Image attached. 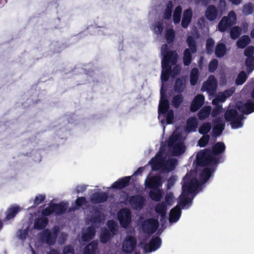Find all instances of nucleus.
Wrapping results in <instances>:
<instances>
[{"mask_svg": "<svg viewBox=\"0 0 254 254\" xmlns=\"http://www.w3.org/2000/svg\"><path fill=\"white\" fill-rule=\"evenodd\" d=\"M181 215V209L179 205H176L173 208L170 212L169 221L170 222H177L180 218Z\"/></svg>", "mask_w": 254, "mask_h": 254, "instance_id": "bb28decb", "label": "nucleus"}, {"mask_svg": "<svg viewBox=\"0 0 254 254\" xmlns=\"http://www.w3.org/2000/svg\"><path fill=\"white\" fill-rule=\"evenodd\" d=\"M161 99L158 107V114L159 115H165L167 112L170 110L169 102L167 98L166 95L165 94L163 95L162 91H161Z\"/></svg>", "mask_w": 254, "mask_h": 254, "instance_id": "412c9836", "label": "nucleus"}, {"mask_svg": "<svg viewBox=\"0 0 254 254\" xmlns=\"http://www.w3.org/2000/svg\"><path fill=\"white\" fill-rule=\"evenodd\" d=\"M185 88V83L184 80L181 78L176 79L174 84V89L176 92L181 93L184 91Z\"/></svg>", "mask_w": 254, "mask_h": 254, "instance_id": "37998d69", "label": "nucleus"}, {"mask_svg": "<svg viewBox=\"0 0 254 254\" xmlns=\"http://www.w3.org/2000/svg\"><path fill=\"white\" fill-rule=\"evenodd\" d=\"M217 81L214 76L209 77L207 81L204 82L202 88L209 94H213L216 91Z\"/></svg>", "mask_w": 254, "mask_h": 254, "instance_id": "f3484780", "label": "nucleus"}, {"mask_svg": "<svg viewBox=\"0 0 254 254\" xmlns=\"http://www.w3.org/2000/svg\"><path fill=\"white\" fill-rule=\"evenodd\" d=\"M96 234L95 228L92 226L88 227L85 231L82 233L81 239L84 242H88L91 240Z\"/></svg>", "mask_w": 254, "mask_h": 254, "instance_id": "b1692460", "label": "nucleus"}, {"mask_svg": "<svg viewBox=\"0 0 254 254\" xmlns=\"http://www.w3.org/2000/svg\"><path fill=\"white\" fill-rule=\"evenodd\" d=\"M162 53L164 57L161 62L162 69L161 79L162 82H166L172 72V66L176 64L178 61V56L175 51H168L166 44L162 46Z\"/></svg>", "mask_w": 254, "mask_h": 254, "instance_id": "f257e3e1", "label": "nucleus"}, {"mask_svg": "<svg viewBox=\"0 0 254 254\" xmlns=\"http://www.w3.org/2000/svg\"><path fill=\"white\" fill-rule=\"evenodd\" d=\"M75 204L78 207H80L83 205L87 203L85 197L83 196L78 197L75 201Z\"/></svg>", "mask_w": 254, "mask_h": 254, "instance_id": "338daca9", "label": "nucleus"}, {"mask_svg": "<svg viewBox=\"0 0 254 254\" xmlns=\"http://www.w3.org/2000/svg\"><path fill=\"white\" fill-rule=\"evenodd\" d=\"M136 245L137 240L134 236H127L122 244L123 251L126 253L130 254L134 250Z\"/></svg>", "mask_w": 254, "mask_h": 254, "instance_id": "9d476101", "label": "nucleus"}, {"mask_svg": "<svg viewBox=\"0 0 254 254\" xmlns=\"http://www.w3.org/2000/svg\"><path fill=\"white\" fill-rule=\"evenodd\" d=\"M244 119L243 115H239L235 119L233 120L231 122V125L233 128H238L241 127L243 126L242 120Z\"/></svg>", "mask_w": 254, "mask_h": 254, "instance_id": "c03bdc74", "label": "nucleus"}, {"mask_svg": "<svg viewBox=\"0 0 254 254\" xmlns=\"http://www.w3.org/2000/svg\"><path fill=\"white\" fill-rule=\"evenodd\" d=\"M187 43L189 48L186 49L184 52L183 63L185 66H189L192 61L191 53H195L197 51V46L194 38L189 36L187 39Z\"/></svg>", "mask_w": 254, "mask_h": 254, "instance_id": "39448f33", "label": "nucleus"}, {"mask_svg": "<svg viewBox=\"0 0 254 254\" xmlns=\"http://www.w3.org/2000/svg\"><path fill=\"white\" fill-rule=\"evenodd\" d=\"M239 115L236 109H230L226 111L224 114V118L227 122H230L235 119Z\"/></svg>", "mask_w": 254, "mask_h": 254, "instance_id": "58836bf2", "label": "nucleus"}, {"mask_svg": "<svg viewBox=\"0 0 254 254\" xmlns=\"http://www.w3.org/2000/svg\"><path fill=\"white\" fill-rule=\"evenodd\" d=\"M59 232V229L58 226L54 227L52 231L48 229H44L41 233V240L42 242L49 246L54 245L56 242Z\"/></svg>", "mask_w": 254, "mask_h": 254, "instance_id": "423d86ee", "label": "nucleus"}, {"mask_svg": "<svg viewBox=\"0 0 254 254\" xmlns=\"http://www.w3.org/2000/svg\"><path fill=\"white\" fill-rule=\"evenodd\" d=\"M163 161L162 155L159 152L151 159L149 163L153 170H158L161 168Z\"/></svg>", "mask_w": 254, "mask_h": 254, "instance_id": "5701e85b", "label": "nucleus"}, {"mask_svg": "<svg viewBox=\"0 0 254 254\" xmlns=\"http://www.w3.org/2000/svg\"><path fill=\"white\" fill-rule=\"evenodd\" d=\"M129 204L134 210H140L144 206L145 199L141 195L131 196L128 200Z\"/></svg>", "mask_w": 254, "mask_h": 254, "instance_id": "9b49d317", "label": "nucleus"}, {"mask_svg": "<svg viewBox=\"0 0 254 254\" xmlns=\"http://www.w3.org/2000/svg\"><path fill=\"white\" fill-rule=\"evenodd\" d=\"M211 107L209 106L203 107L198 113V118L200 120H203L207 118L211 113Z\"/></svg>", "mask_w": 254, "mask_h": 254, "instance_id": "c9c22d12", "label": "nucleus"}, {"mask_svg": "<svg viewBox=\"0 0 254 254\" xmlns=\"http://www.w3.org/2000/svg\"><path fill=\"white\" fill-rule=\"evenodd\" d=\"M211 129V125L209 122H206L201 126H200L198 128V132L200 134L202 135H208L207 133L210 131Z\"/></svg>", "mask_w": 254, "mask_h": 254, "instance_id": "a18cd8bd", "label": "nucleus"}, {"mask_svg": "<svg viewBox=\"0 0 254 254\" xmlns=\"http://www.w3.org/2000/svg\"><path fill=\"white\" fill-rule=\"evenodd\" d=\"M63 254H74L73 247L70 245L65 246L63 249Z\"/></svg>", "mask_w": 254, "mask_h": 254, "instance_id": "774afa93", "label": "nucleus"}, {"mask_svg": "<svg viewBox=\"0 0 254 254\" xmlns=\"http://www.w3.org/2000/svg\"><path fill=\"white\" fill-rule=\"evenodd\" d=\"M54 212L56 215L62 214L67 210V205L63 202L53 203Z\"/></svg>", "mask_w": 254, "mask_h": 254, "instance_id": "f704fd0d", "label": "nucleus"}, {"mask_svg": "<svg viewBox=\"0 0 254 254\" xmlns=\"http://www.w3.org/2000/svg\"><path fill=\"white\" fill-rule=\"evenodd\" d=\"M245 64L247 67L249 73L252 72L254 69V57L247 58L245 61Z\"/></svg>", "mask_w": 254, "mask_h": 254, "instance_id": "6e6d98bb", "label": "nucleus"}, {"mask_svg": "<svg viewBox=\"0 0 254 254\" xmlns=\"http://www.w3.org/2000/svg\"><path fill=\"white\" fill-rule=\"evenodd\" d=\"M108 229L109 230L112 235H116L118 234V226L114 220H109L107 222Z\"/></svg>", "mask_w": 254, "mask_h": 254, "instance_id": "de8ad7c7", "label": "nucleus"}, {"mask_svg": "<svg viewBox=\"0 0 254 254\" xmlns=\"http://www.w3.org/2000/svg\"><path fill=\"white\" fill-rule=\"evenodd\" d=\"M159 227V222L157 219L148 218L142 223L141 229L144 233L152 234L156 232Z\"/></svg>", "mask_w": 254, "mask_h": 254, "instance_id": "1a4fd4ad", "label": "nucleus"}, {"mask_svg": "<svg viewBox=\"0 0 254 254\" xmlns=\"http://www.w3.org/2000/svg\"><path fill=\"white\" fill-rule=\"evenodd\" d=\"M174 196L172 192L167 193L165 197V201L166 205H172L174 203Z\"/></svg>", "mask_w": 254, "mask_h": 254, "instance_id": "680f3d73", "label": "nucleus"}, {"mask_svg": "<svg viewBox=\"0 0 254 254\" xmlns=\"http://www.w3.org/2000/svg\"><path fill=\"white\" fill-rule=\"evenodd\" d=\"M165 38L168 44L173 42L175 38V32L173 29L171 28L166 30Z\"/></svg>", "mask_w": 254, "mask_h": 254, "instance_id": "603ef678", "label": "nucleus"}, {"mask_svg": "<svg viewBox=\"0 0 254 254\" xmlns=\"http://www.w3.org/2000/svg\"><path fill=\"white\" fill-rule=\"evenodd\" d=\"M182 11V8L181 6L178 5L175 8L173 14V20L175 24H178L180 22Z\"/></svg>", "mask_w": 254, "mask_h": 254, "instance_id": "8fccbe9b", "label": "nucleus"}, {"mask_svg": "<svg viewBox=\"0 0 254 254\" xmlns=\"http://www.w3.org/2000/svg\"><path fill=\"white\" fill-rule=\"evenodd\" d=\"M214 127L212 129V135L214 137L219 136L225 128V123L220 118H217L213 121Z\"/></svg>", "mask_w": 254, "mask_h": 254, "instance_id": "2eb2a0df", "label": "nucleus"}, {"mask_svg": "<svg viewBox=\"0 0 254 254\" xmlns=\"http://www.w3.org/2000/svg\"><path fill=\"white\" fill-rule=\"evenodd\" d=\"M182 193L180 196L179 203L182 206L191 204L192 198L189 197V193H192L198 188L199 183L197 179L191 175L187 173L183 179Z\"/></svg>", "mask_w": 254, "mask_h": 254, "instance_id": "f03ea898", "label": "nucleus"}, {"mask_svg": "<svg viewBox=\"0 0 254 254\" xmlns=\"http://www.w3.org/2000/svg\"><path fill=\"white\" fill-rule=\"evenodd\" d=\"M113 236L109 230L107 228L104 227L101 230L100 241L102 244H106Z\"/></svg>", "mask_w": 254, "mask_h": 254, "instance_id": "473e14b6", "label": "nucleus"}, {"mask_svg": "<svg viewBox=\"0 0 254 254\" xmlns=\"http://www.w3.org/2000/svg\"><path fill=\"white\" fill-rule=\"evenodd\" d=\"M161 245V240L159 237L152 238L148 244L144 247V250L146 253H151L159 249Z\"/></svg>", "mask_w": 254, "mask_h": 254, "instance_id": "dca6fc26", "label": "nucleus"}, {"mask_svg": "<svg viewBox=\"0 0 254 254\" xmlns=\"http://www.w3.org/2000/svg\"><path fill=\"white\" fill-rule=\"evenodd\" d=\"M254 54V47L252 46L248 47L244 51V55L247 58L254 57L253 55Z\"/></svg>", "mask_w": 254, "mask_h": 254, "instance_id": "69168bd1", "label": "nucleus"}, {"mask_svg": "<svg viewBox=\"0 0 254 254\" xmlns=\"http://www.w3.org/2000/svg\"><path fill=\"white\" fill-rule=\"evenodd\" d=\"M149 196L155 201H160L163 197V192L160 189L151 190L149 192Z\"/></svg>", "mask_w": 254, "mask_h": 254, "instance_id": "7c9ffc66", "label": "nucleus"}, {"mask_svg": "<svg viewBox=\"0 0 254 254\" xmlns=\"http://www.w3.org/2000/svg\"><path fill=\"white\" fill-rule=\"evenodd\" d=\"M117 217L121 227L123 228H127L131 222V214L127 208L120 209L118 213Z\"/></svg>", "mask_w": 254, "mask_h": 254, "instance_id": "6e6552de", "label": "nucleus"}, {"mask_svg": "<svg viewBox=\"0 0 254 254\" xmlns=\"http://www.w3.org/2000/svg\"><path fill=\"white\" fill-rule=\"evenodd\" d=\"M108 196L106 192H96L90 197V200L94 204L103 203L107 201Z\"/></svg>", "mask_w": 254, "mask_h": 254, "instance_id": "4be33fe9", "label": "nucleus"}, {"mask_svg": "<svg viewBox=\"0 0 254 254\" xmlns=\"http://www.w3.org/2000/svg\"><path fill=\"white\" fill-rule=\"evenodd\" d=\"M241 28L235 26L232 27L230 30V35L231 39L233 40L238 38L241 34Z\"/></svg>", "mask_w": 254, "mask_h": 254, "instance_id": "09e8293b", "label": "nucleus"}, {"mask_svg": "<svg viewBox=\"0 0 254 254\" xmlns=\"http://www.w3.org/2000/svg\"><path fill=\"white\" fill-rule=\"evenodd\" d=\"M226 149L225 144L223 142H217L212 147L211 154L213 156L218 158V163L222 161V155Z\"/></svg>", "mask_w": 254, "mask_h": 254, "instance_id": "ddd939ff", "label": "nucleus"}, {"mask_svg": "<svg viewBox=\"0 0 254 254\" xmlns=\"http://www.w3.org/2000/svg\"><path fill=\"white\" fill-rule=\"evenodd\" d=\"M214 41L212 38H208L206 40V50L208 54L212 53L214 47Z\"/></svg>", "mask_w": 254, "mask_h": 254, "instance_id": "4d7b16f0", "label": "nucleus"}, {"mask_svg": "<svg viewBox=\"0 0 254 254\" xmlns=\"http://www.w3.org/2000/svg\"><path fill=\"white\" fill-rule=\"evenodd\" d=\"M247 75L244 71H241L237 75L235 83L237 85H242L247 80Z\"/></svg>", "mask_w": 254, "mask_h": 254, "instance_id": "864d4df0", "label": "nucleus"}, {"mask_svg": "<svg viewBox=\"0 0 254 254\" xmlns=\"http://www.w3.org/2000/svg\"><path fill=\"white\" fill-rule=\"evenodd\" d=\"M227 53V48L225 44L223 43H218L215 47V54L218 58L224 57Z\"/></svg>", "mask_w": 254, "mask_h": 254, "instance_id": "72a5a7b5", "label": "nucleus"}, {"mask_svg": "<svg viewBox=\"0 0 254 254\" xmlns=\"http://www.w3.org/2000/svg\"><path fill=\"white\" fill-rule=\"evenodd\" d=\"M250 41V38L248 36L244 35L240 38L237 41V47L239 48L243 49L249 44Z\"/></svg>", "mask_w": 254, "mask_h": 254, "instance_id": "79ce46f5", "label": "nucleus"}, {"mask_svg": "<svg viewBox=\"0 0 254 254\" xmlns=\"http://www.w3.org/2000/svg\"><path fill=\"white\" fill-rule=\"evenodd\" d=\"M237 108L243 114H250L254 112V103L251 100H247L244 104L240 102L237 104Z\"/></svg>", "mask_w": 254, "mask_h": 254, "instance_id": "4468645a", "label": "nucleus"}, {"mask_svg": "<svg viewBox=\"0 0 254 254\" xmlns=\"http://www.w3.org/2000/svg\"><path fill=\"white\" fill-rule=\"evenodd\" d=\"M49 219L47 217L42 216L39 217L35 220L34 223V228L36 230L44 229L48 225Z\"/></svg>", "mask_w": 254, "mask_h": 254, "instance_id": "cd10ccee", "label": "nucleus"}, {"mask_svg": "<svg viewBox=\"0 0 254 254\" xmlns=\"http://www.w3.org/2000/svg\"><path fill=\"white\" fill-rule=\"evenodd\" d=\"M192 12L191 9H188L184 11L181 25L183 28H187L191 22Z\"/></svg>", "mask_w": 254, "mask_h": 254, "instance_id": "a878e982", "label": "nucleus"}, {"mask_svg": "<svg viewBox=\"0 0 254 254\" xmlns=\"http://www.w3.org/2000/svg\"><path fill=\"white\" fill-rule=\"evenodd\" d=\"M166 114V123L168 125L172 124L174 118V113L172 110L168 111Z\"/></svg>", "mask_w": 254, "mask_h": 254, "instance_id": "e2e57ef3", "label": "nucleus"}, {"mask_svg": "<svg viewBox=\"0 0 254 254\" xmlns=\"http://www.w3.org/2000/svg\"><path fill=\"white\" fill-rule=\"evenodd\" d=\"M254 5L252 3H246L243 6V12L246 15L251 14L254 11Z\"/></svg>", "mask_w": 254, "mask_h": 254, "instance_id": "5fc2aeb1", "label": "nucleus"}, {"mask_svg": "<svg viewBox=\"0 0 254 254\" xmlns=\"http://www.w3.org/2000/svg\"><path fill=\"white\" fill-rule=\"evenodd\" d=\"M163 180L160 175H154L148 178L145 182L146 187L151 190L160 189L163 185Z\"/></svg>", "mask_w": 254, "mask_h": 254, "instance_id": "f8f14e48", "label": "nucleus"}, {"mask_svg": "<svg viewBox=\"0 0 254 254\" xmlns=\"http://www.w3.org/2000/svg\"><path fill=\"white\" fill-rule=\"evenodd\" d=\"M177 164V160L175 158H171L167 161L163 166V169L167 172L174 170Z\"/></svg>", "mask_w": 254, "mask_h": 254, "instance_id": "e433bc0d", "label": "nucleus"}, {"mask_svg": "<svg viewBox=\"0 0 254 254\" xmlns=\"http://www.w3.org/2000/svg\"><path fill=\"white\" fill-rule=\"evenodd\" d=\"M199 71L197 67H193L191 69L190 75V82L191 86L195 85L199 79Z\"/></svg>", "mask_w": 254, "mask_h": 254, "instance_id": "2f4dec72", "label": "nucleus"}, {"mask_svg": "<svg viewBox=\"0 0 254 254\" xmlns=\"http://www.w3.org/2000/svg\"><path fill=\"white\" fill-rule=\"evenodd\" d=\"M204 102V97L201 94L196 95L192 101L190 110L194 113L198 110L203 105Z\"/></svg>", "mask_w": 254, "mask_h": 254, "instance_id": "6ab92c4d", "label": "nucleus"}, {"mask_svg": "<svg viewBox=\"0 0 254 254\" xmlns=\"http://www.w3.org/2000/svg\"><path fill=\"white\" fill-rule=\"evenodd\" d=\"M154 210L156 213L158 215H161L164 216L166 215L167 211V206L165 202L162 201V202L158 203L154 207Z\"/></svg>", "mask_w": 254, "mask_h": 254, "instance_id": "ea45409f", "label": "nucleus"}, {"mask_svg": "<svg viewBox=\"0 0 254 254\" xmlns=\"http://www.w3.org/2000/svg\"><path fill=\"white\" fill-rule=\"evenodd\" d=\"M53 204H51L46 208L44 209L42 211V214L44 217H47L51 215L54 213Z\"/></svg>", "mask_w": 254, "mask_h": 254, "instance_id": "bf43d9fd", "label": "nucleus"}, {"mask_svg": "<svg viewBox=\"0 0 254 254\" xmlns=\"http://www.w3.org/2000/svg\"><path fill=\"white\" fill-rule=\"evenodd\" d=\"M20 210V207L17 205L12 206L7 211L6 219L10 220L13 218Z\"/></svg>", "mask_w": 254, "mask_h": 254, "instance_id": "4c0bfd02", "label": "nucleus"}, {"mask_svg": "<svg viewBox=\"0 0 254 254\" xmlns=\"http://www.w3.org/2000/svg\"><path fill=\"white\" fill-rule=\"evenodd\" d=\"M197 125L198 122L196 118L194 117H190L187 121L186 131L190 132L196 131Z\"/></svg>", "mask_w": 254, "mask_h": 254, "instance_id": "c756f323", "label": "nucleus"}, {"mask_svg": "<svg viewBox=\"0 0 254 254\" xmlns=\"http://www.w3.org/2000/svg\"><path fill=\"white\" fill-rule=\"evenodd\" d=\"M218 65V62L217 59L212 60L208 64V70L210 72H213L217 69Z\"/></svg>", "mask_w": 254, "mask_h": 254, "instance_id": "052dcab7", "label": "nucleus"}, {"mask_svg": "<svg viewBox=\"0 0 254 254\" xmlns=\"http://www.w3.org/2000/svg\"><path fill=\"white\" fill-rule=\"evenodd\" d=\"M205 15L207 20L209 21H213L217 17L218 11L214 5H209L206 8Z\"/></svg>", "mask_w": 254, "mask_h": 254, "instance_id": "393cba45", "label": "nucleus"}, {"mask_svg": "<svg viewBox=\"0 0 254 254\" xmlns=\"http://www.w3.org/2000/svg\"><path fill=\"white\" fill-rule=\"evenodd\" d=\"M98 243L97 241L94 240L86 246L83 250V254H96L98 250Z\"/></svg>", "mask_w": 254, "mask_h": 254, "instance_id": "c85d7f7f", "label": "nucleus"}, {"mask_svg": "<svg viewBox=\"0 0 254 254\" xmlns=\"http://www.w3.org/2000/svg\"><path fill=\"white\" fill-rule=\"evenodd\" d=\"M103 217L101 212L96 210L91 215L90 221L92 224H99L103 220Z\"/></svg>", "mask_w": 254, "mask_h": 254, "instance_id": "a19ab883", "label": "nucleus"}, {"mask_svg": "<svg viewBox=\"0 0 254 254\" xmlns=\"http://www.w3.org/2000/svg\"><path fill=\"white\" fill-rule=\"evenodd\" d=\"M222 106L221 105L217 104L213 109L211 113L212 117H216L221 112Z\"/></svg>", "mask_w": 254, "mask_h": 254, "instance_id": "0e129e2a", "label": "nucleus"}, {"mask_svg": "<svg viewBox=\"0 0 254 254\" xmlns=\"http://www.w3.org/2000/svg\"><path fill=\"white\" fill-rule=\"evenodd\" d=\"M131 180L130 176H126L118 179L111 186V188L115 190H122L129 185Z\"/></svg>", "mask_w": 254, "mask_h": 254, "instance_id": "a211bd4d", "label": "nucleus"}, {"mask_svg": "<svg viewBox=\"0 0 254 254\" xmlns=\"http://www.w3.org/2000/svg\"><path fill=\"white\" fill-rule=\"evenodd\" d=\"M168 146L172 150V154L174 156H179L186 151V146L180 139L179 134L171 135L168 140Z\"/></svg>", "mask_w": 254, "mask_h": 254, "instance_id": "20e7f679", "label": "nucleus"}, {"mask_svg": "<svg viewBox=\"0 0 254 254\" xmlns=\"http://www.w3.org/2000/svg\"><path fill=\"white\" fill-rule=\"evenodd\" d=\"M196 162L199 167L218 166V158L213 156L210 149L200 150L196 154Z\"/></svg>", "mask_w": 254, "mask_h": 254, "instance_id": "7ed1b4c3", "label": "nucleus"}, {"mask_svg": "<svg viewBox=\"0 0 254 254\" xmlns=\"http://www.w3.org/2000/svg\"><path fill=\"white\" fill-rule=\"evenodd\" d=\"M184 97L181 94L175 95L172 101V104L175 108H178L183 102Z\"/></svg>", "mask_w": 254, "mask_h": 254, "instance_id": "3c124183", "label": "nucleus"}, {"mask_svg": "<svg viewBox=\"0 0 254 254\" xmlns=\"http://www.w3.org/2000/svg\"><path fill=\"white\" fill-rule=\"evenodd\" d=\"M173 4L172 1H169L167 4V6L163 13V17L166 20L170 19L172 16V9Z\"/></svg>", "mask_w": 254, "mask_h": 254, "instance_id": "49530a36", "label": "nucleus"}, {"mask_svg": "<svg viewBox=\"0 0 254 254\" xmlns=\"http://www.w3.org/2000/svg\"><path fill=\"white\" fill-rule=\"evenodd\" d=\"M217 167V166H207L202 170L199 176L203 184H205L208 181L212 174L215 171Z\"/></svg>", "mask_w": 254, "mask_h": 254, "instance_id": "aec40b11", "label": "nucleus"}, {"mask_svg": "<svg viewBox=\"0 0 254 254\" xmlns=\"http://www.w3.org/2000/svg\"><path fill=\"white\" fill-rule=\"evenodd\" d=\"M236 15L233 10L230 11L228 16H223L218 24V29L219 31L224 32L229 28L235 24L236 21Z\"/></svg>", "mask_w": 254, "mask_h": 254, "instance_id": "0eeeda50", "label": "nucleus"}, {"mask_svg": "<svg viewBox=\"0 0 254 254\" xmlns=\"http://www.w3.org/2000/svg\"><path fill=\"white\" fill-rule=\"evenodd\" d=\"M209 140V135H203L199 139L198 144L200 147H204L208 143Z\"/></svg>", "mask_w": 254, "mask_h": 254, "instance_id": "13d9d810", "label": "nucleus"}]
</instances>
